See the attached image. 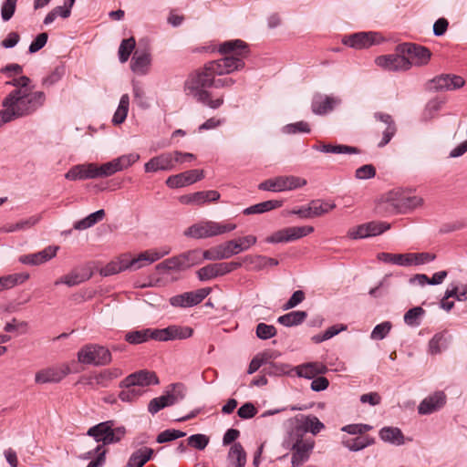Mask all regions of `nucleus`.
<instances>
[{"instance_id":"c756f323","label":"nucleus","mask_w":467,"mask_h":467,"mask_svg":"<svg viewBox=\"0 0 467 467\" xmlns=\"http://www.w3.org/2000/svg\"><path fill=\"white\" fill-rule=\"evenodd\" d=\"M296 374L306 379H315L317 375L325 374L327 368L321 362H308L296 368Z\"/></svg>"},{"instance_id":"37998d69","label":"nucleus","mask_w":467,"mask_h":467,"mask_svg":"<svg viewBox=\"0 0 467 467\" xmlns=\"http://www.w3.org/2000/svg\"><path fill=\"white\" fill-rule=\"evenodd\" d=\"M305 311H292L278 317L277 321L285 327L300 325L306 318Z\"/></svg>"},{"instance_id":"7ed1b4c3","label":"nucleus","mask_w":467,"mask_h":467,"mask_svg":"<svg viewBox=\"0 0 467 467\" xmlns=\"http://www.w3.org/2000/svg\"><path fill=\"white\" fill-rule=\"evenodd\" d=\"M46 101L43 91H34L33 87L24 90L13 89L3 100L2 106L6 109V116L13 119L32 115L40 109Z\"/></svg>"},{"instance_id":"9d476101","label":"nucleus","mask_w":467,"mask_h":467,"mask_svg":"<svg viewBox=\"0 0 467 467\" xmlns=\"http://www.w3.org/2000/svg\"><path fill=\"white\" fill-rule=\"evenodd\" d=\"M202 263L201 250L193 249L164 260L157 265L159 270L185 271Z\"/></svg>"},{"instance_id":"5701e85b","label":"nucleus","mask_w":467,"mask_h":467,"mask_svg":"<svg viewBox=\"0 0 467 467\" xmlns=\"http://www.w3.org/2000/svg\"><path fill=\"white\" fill-rule=\"evenodd\" d=\"M378 34L373 32H359L346 36L343 43L353 48H367L376 43Z\"/></svg>"},{"instance_id":"e433bc0d","label":"nucleus","mask_w":467,"mask_h":467,"mask_svg":"<svg viewBox=\"0 0 467 467\" xmlns=\"http://www.w3.org/2000/svg\"><path fill=\"white\" fill-rule=\"evenodd\" d=\"M283 204L282 201L278 200H269L265 201L254 205H252L250 207H247L244 210V214L250 215V214H257V213H263L265 212L272 211L274 209L281 207Z\"/></svg>"},{"instance_id":"473e14b6","label":"nucleus","mask_w":467,"mask_h":467,"mask_svg":"<svg viewBox=\"0 0 467 467\" xmlns=\"http://www.w3.org/2000/svg\"><path fill=\"white\" fill-rule=\"evenodd\" d=\"M336 103L332 97L317 95L312 101V111L317 115H324L331 111Z\"/></svg>"},{"instance_id":"6e6d98bb","label":"nucleus","mask_w":467,"mask_h":467,"mask_svg":"<svg viewBox=\"0 0 467 467\" xmlns=\"http://www.w3.org/2000/svg\"><path fill=\"white\" fill-rule=\"evenodd\" d=\"M196 194V205H202L208 202H216L220 199V193L217 191H202L197 192Z\"/></svg>"},{"instance_id":"c9c22d12","label":"nucleus","mask_w":467,"mask_h":467,"mask_svg":"<svg viewBox=\"0 0 467 467\" xmlns=\"http://www.w3.org/2000/svg\"><path fill=\"white\" fill-rule=\"evenodd\" d=\"M150 64V56L149 53L144 52L138 54V52H136L132 57L130 67L134 73L145 75L148 71Z\"/></svg>"},{"instance_id":"f3484780","label":"nucleus","mask_w":467,"mask_h":467,"mask_svg":"<svg viewBox=\"0 0 467 467\" xmlns=\"http://www.w3.org/2000/svg\"><path fill=\"white\" fill-rule=\"evenodd\" d=\"M375 63L389 71H406L410 68V59L399 52L379 56L376 57Z\"/></svg>"},{"instance_id":"49530a36","label":"nucleus","mask_w":467,"mask_h":467,"mask_svg":"<svg viewBox=\"0 0 467 467\" xmlns=\"http://www.w3.org/2000/svg\"><path fill=\"white\" fill-rule=\"evenodd\" d=\"M449 338L446 337L445 333H438L434 335V337L429 342V349L431 354L436 355L441 352L442 349L447 348Z\"/></svg>"},{"instance_id":"774afa93","label":"nucleus","mask_w":467,"mask_h":467,"mask_svg":"<svg viewBox=\"0 0 467 467\" xmlns=\"http://www.w3.org/2000/svg\"><path fill=\"white\" fill-rule=\"evenodd\" d=\"M376 175V169L372 164H365L358 168L355 171V177L358 180H368L374 178Z\"/></svg>"},{"instance_id":"79ce46f5","label":"nucleus","mask_w":467,"mask_h":467,"mask_svg":"<svg viewBox=\"0 0 467 467\" xmlns=\"http://www.w3.org/2000/svg\"><path fill=\"white\" fill-rule=\"evenodd\" d=\"M317 150L321 152L335 154H358L360 152L357 147L348 145L322 144L321 146L317 147Z\"/></svg>"},{"instance_id":"b1692460","label":"nucleus","mask_w":467,"mask_h":467,"mask_svg":"<svg viewBox=\"0 0 467 467\" xmlns=\"http://www.w3.org/2000/svg\"><path fill=\"white\" fill-rule=\"evenodd\" d=\"M121 375V369L117 368L104 369L95 376L89 378L87 381V385L94 389L99 387L106 388L113 379L120 377Z\"/></svg>"},{"instance_id":"864d4df0","label":"nucleus","mask_w":467,"mask_h":467,"mask_svg":"<svg viewBox=\"0 0 467 467\" xmlns=\"http://www.w3.org/2000/svg\"><path fill=\"white\" fill-rule=\"evenodd\" d=\"M28 275H12L0 277V291L14 287L18 283H22L28 278Z\"/></svg>"},{"instance_id":"c85d7f7f","label":"nucleus","mask_w":467,"mask_h":467,"mask_svg":"<svg viewBox=\"0 0 467 467\" xmlns=\"http://www.w3.org/2000/svg\"><path fill=\"white\" fill-rule=\"evenodd\" d=\"M169 253L170 249H165L161 252L156 250H147L140 253L137 257H134L132 264L135 265V269L138 270L158 261Z\"/></svg>"},{"instance_id":"20e7f679","label":"nucleus","mask_w":467,"mask_h":467,"mask_svg":"<svg viewBox=\"0 0 467 467\" xmlns=\"http://www.w3.org/2000/svg\"><path fill=\"white\" fill-rule=\"evenodd\" d=\"M423 199L410 195L408 192L396 189L381 197L377 211L381 214L406 213L408 211L421 206Z\"/></svg>"},{"instance_id":"f704fd0d","label":"nucleus","mask_w":467,"mask_h":467,"mask_svg":"<svg viewBox=\"0 0 467 467\" xmlns=\"http://www.w3.org/2000/svg\"><path fill=\"white\" fill-rule=\"evenodd\" d=\"M153 450L142 447L135 451L130 457L127 467H142L152 456Z\"/></svg>"},{"instance_id":"58836bf2","label":"nucleus","mask_w":467,"mask_h":467,"mask_svg":"<svg viewBox=\"0 0 467 467\" xmlns=\"http://www.w3.org/2000/svg\"><path fill=\"white\" fill-rule=\"evenodd\" d=\"M105 217V211L103 209L98 210L95 213H90L87 217L76 222L74 223V229L75 230H86L88 228L92 227L97 223L103 220Z\"/></svg>"},{"instance_id":"aec40b11","label":"nucleus","mask_w":467,"mask_h":467,"mask_svg":"<svg viewBox=\"0 0 467 467\" xmlns=\"http://www.w3.org/2000/svg\"><path fill=\"white\" fill-rule=\"evenodd\" d=\"M193 329L190 327L169 326L162 329H156L157 340L169 341L175 339H186L192 336Z\"/></svg>"},{"instance_id":"4d7b16f0","label":"nucleus","mask_w":467,"mask_h":467,"mask_svg":"<svg viewBox=\"0 0 467 467\" xmlns=\"http://www.w3.org/2000/svg\"><path fill=\"white\" fill-rule=\"evenodd\" d=\"M262 371L270 376H281L289 371V366L282 363L272 362L266 367H264Z\"/></svg>"},{"instance_id":"a19ab883","label":"nucleus","mask_w":467,"mask_h":467,"mask_svg":"<svg viewBox=\"0 0 467 467\" xmlns=\"http://www.w3.org/2000/svg\"><path fill=\"white\" fill-rule=\"evenodd\" d=\"M374 443V439L368 436H358L342 441L344 447L349 451H358Z\"/></svg>"},{"instance_id":"6ab92c4d","label":"nucleus","mask_w":467,"mask_h":467,"mask_svg":"<svg viewBox=\"0 0 467 467\" xmlns=\"http://www.w3.org/2000/svg\"><path fill=\"white\" fill-rule=\"evenodd\" d=\"M203 177V170H189L184 172L168 177V179L166 180V184L168 187L171 189L182 188L187 185H191L198 181H201Z\"/></svg>"},{"instance_id":"ddd939ff","label":"nucleus","mask_w":467,"mask_h":467,"mask_svg":"<svg viewBox=\"0 0 467 467\" xmlns=\"http://www.w3.org/2000/svg\"><path fill=\"white\" fill-rule=\"evenodd\" d=\"M464 85V78L459 75L441 74L428 81L427 89L432 92L453 91Z\"/></svg>"},{"instance_id":"de8ad7c7","label":"nucleus","mask_w":467,"mask_h":467,"mask_svg":"<svg viewBox=\"0 0 467 467\" xmlns=\"http://www.w3.org/2000/svg\"><path fill=\"white\" fill-rule=\"evenodd\" d=\"M336 207L335 203H329L321 200H314L308 204V210L311 211L312 216H321L327 213Z\"/></svg>"},{"instance_id":"ea45409f","label":"nucleus","mask_w":467,"mask_h":467,"mask_svg":"<svg viewBox=\"0 0 467 467\" xmlns=\"http://www.w3.org/2000/svg\"><path fill=\"white\" fill-rule=\"evenodd\" d=\"M281 192L293 191L306 185L307 182L306 179L295 176H279Z\"/></svg>"},{"instance_id":"2f4dec72","label":"nucleus","mask_w":467,"mask_h":467,"mask_svg":"<svg viewBox=\"0 0 467 467\" xmlns=\"http://www.w3.org/2000/svg\"><path fill=\"white\" fill-rule=\"evenodd\" d=\"M91 275L92 274L88 270H82L80 272L74 270L69 274L62 276L60 279H57L55 282V285H58L60 284H65L67 286H74L88 280Z\"/></svg>"},{"instance_id":"9b49d317","label":"nucleus","mask_w":467,"mask_h":467,"mask_svg":"<svg viewBox=\"0 0 467 467\" xmlns=\"http://www.w3.org/2000/svg\"><path fill=\"white\" fill-rule=\"evenodd\" d=\"M396 51L405 55L410 59V67L412 65L418 67L427 65L431 57L429 48L414 43L400 44L397 46Z\"/></svg>"},{"instance_id":"c03bdc74","label":"nucleus","mask_w":467,"mask_h":467,"mask_svg":"<svg viewBox=\"0 0 467 467\" xmlns=\"http://www.w3.org/2000/svg\"><path fill=\"white\" fill-rule=\"evenodd\" d=\"M130 105V97L128 94H124L121 96L119 107L114 113L112 118V122L115 125L121 124L127 118Z\"/></svg>"},{"instance_id":"423d86ee","label":"nucleus","mask_w":467,"mask_h":467,"mask_svg":"<svg viewBox=\"0 0 467 467\" xmlns=\"http://www.w3.org/2000/svg\"><path fill=\"white\" fill-rule=\"evenodd\" d=\"M237 225L229 221H201L192 224L184 232V235L194 239H205L223 235L235 230Z\"/></svg>"},{"instance_id":"dca6fc26","label":"nucleus","mask_w":467,"mask_h":467,"mask_svg":"<svg viewBox=\"0 0 467 467\" xmlns=\"http://www.w3.org/2000/svg\"><path fill=\"white\" fill-rule=\"evenodd\" d=\"M69 373L70 368L67 364L48 367L36 373L35 381L37 384L58 383Z\"/></svg>"},{"instance_id":"4c0bfd02","label":"nucleus","mask_w":467,"mask_h":467,"mask_svg":"<svg viewBox=\"0 0 467 467\" xmlns=\"http://www.w3.org/2000/svg\"><path fill=\"white\" fill-rule=\"evenodd\" d=\"M379 437L384 441L394 444H403L404 436L401 431L397 427H384L379 431Z\"/></svg>"},{"instance_id":"39448f33","label":"nucleus","mask_w":467,"mask_h":467,"mask_svg":"<svg viewBox=\"0 0 467 467\" xmlns=\"http://www.w3.org/2000/svg\"><path fill=\"white\" fill-rule=\"evenodd\" d=\"M139 154L130 153L122 155L101 165H98L96 163L84 164L87 180L111 176L117 171H120L129 168L137 161H139Z\"/></svg>"},{"instance_id":"09e8293b","label":"nucleus","mask_w":467,"mask_h":467,"mask_svg":"<svg viewBox=\"0 0 467 467\" xmlns=\"http://www.w3.org/2000/svg\"><path fill=\"white\" fill-rule=\"evenodd\" d=\"M123 389L119 393V398L123 402H134L136 401L143 393L144 389L136 387H119Z\"/></svg>"},{"instance_id":"f257e3e1","label":"nucleus","mask_w":467,"mask_h":467,"mask_svg":"<svg viewBox=\"0 0 467 467\" xmlns=\"http://www.w3.org/2000/svg\"><path fill=\"white\" fill-rule=\"evenodd\" d=\"M207 74H190L184 82V92L198 103L212 109H219L224 102L223 94H216L210 88H230L235 80L232 78H217Z\"/></svg>"},{"instance_id":"13d9d810","label":"nucleus","mask_w":467,"mask_h":467,"mask_svg":"<svg viewBox=\"0 0 467 467\" xmlns=\"http://www.w3.org/2000/svg\"><path fill=\"white\" fill-rule=\"evenodd\" d=\"M185 435H186L185 432L179 431V430H173V429L166 430V431L161 432L157 436L156 441L158 443H164V442L171 441L179 439V438H182Z\"/></svg>"},{"instance_id":"412c9836","label":"nucleus","mask_w":467,"mask_h":467,"mask_svg":"<svg viewBox=\"0 0 467 467\" xmlns=\"http://www.w3.org/2000/svg\"><path fill=\"white\" fill-rule=\"evenodd\" d=\"M446 403V395L443 391H436L425 398L418 406V412L421 415L431 414L441 409Z\"/></svg>"},{"instance_id":"f8f14e48","label":"nucleus","mask_w":467,"mask_h":467,"mask_svg":"<svg viewBox=\"0 0 467 467\" xmlns=\"http://www.w3.org/2000/svg\"><path fill=\"white\" fill-rule=\"evenodd\" d=\"M242 266L240 262H221L209 264L197 272V277L200 281L205 282L219 276H223Z\"/></svg>"},{"instance_id":"5fc2aeb1","label":"nucleus","mask_w":467,"mask_h":467,"mask_svg":"<svg viewBox=\"0 0 467 467\" xmlns=\"http://www.w3.org/2000/svg\"><path fill=\"white\" fill-rule=\"evenodd\" d=\"M255 333L257 337L265 340L269 339L276 335V328L273 325H267L265 323H259L256 326Z\"/></svg>"},{"instance_id":"6e6552de","label":"nucleus","mask_w":467,"mask_h":467,"mask_svg":"<svg viewBox=\"0 0 467 467\" xmlns=\"http://www.w3.org/2000/svg\"><path fill=\"white\" fill-rule=\"evenodd\" d=\"M286 444L292 451V467H300L309 459L315 446V441L311 438L304 439L301 436H293L291 431Z\"/></svg>"},{"instance_id":"1a4fd4ad","label":"nucleus","mask_w":467,"mask_h":467,"mask_svg":"<svg viewBox=\"0 0 467 467\" xmlns=\"http://www.w3.org/2000/svg\"><path fill=\"white\" fill-rule=\"evenodd\" d=\"M112 360L110 351L98 344H87L78 352V361L84 365L106 366Z\"/></svg>"},{"instance_id":"a18cd8bd","label":"nucleus","mask_w":467,"mask_h":467,"mask_svg":"<svg viewBox=\"0 0 467 467\" xmlns=\"http://www.w3.org/2000/svg\"><path fill=\"white\" fill-rule=\"evenodd\" d=\"M379 259L393 265L409 266L411 261L409 260L408 254H390V253H380L378 255Z\"/></svg>"},{"instance_id":"680f3d73","label":"nucleus","mask_w":467,"mask_h":467,"mask_svg":"<svg viewBox=\"0 0 467 467\" xmlns=\"http://www.w3.org/2000/svg\"><path fill=\"white\" fill-rule=\"evenodd\" d=\"M64 74L65 68L63 66L56 67L48 76L43 78L42 85L46 87H50L58 82Z\"/></svg>"},{"instance_id":"f03ea898","label":"nucleus","mask_w":467,"mask_h":467,"mask_svg":"<svg viewBox=\"0 0 467 467\" xmlns=\"http://www.w3.org/2000/svg\"><path fill=\"white\" fill-rule=\"evenodd\" d=\"M218 51L224 57L205 63L202 67L191 74H211L220 77L244 67V57L248 53V47L245 42L240 39L225 41L220 45Z\"/></svg>"},{"instance_id":"0e129e2a","label":"nucleus","mask_w":467,"mask_h":467,"mask_svg":"<svg viewBox=\"0 0 467 467\" xmlns=\"http://www.w3.org/2000/svg\"><path fill=\"white\" fill-rule=\"evenodd\" d=\"M209 443V438L204 434H193L188 438V445L197 449L204 450Z\"/></svg>"},{"instance_id":"8fccbe9b","label":"nucleus","mask_w":467,"mask_h":467,"mask_svg":"<svg viewBox=\"0 0 467 467\" xmlns=\"http://www.w3.org/2000/svg\"><path fill=\"white\" fill-rule=\"evenodd\" d=\"M136 41L134 37L123 39L119 47V58L121 63L128 61L131 52L135 48Z\"/></svg>"},{"instance_id":"69168bd1","label":"nucleus","mask_w":467,"mask_h":467,"mask_svg":"<svg viewBox=\"0 0 467 467\" xmlns=\"http://www.w3.org/2000/svg\"><path fill=\"white\" fill-rule=\"evenodd\" d=\"M257 238L254 235L249 234L239 239H235V245L237 246V254L241 252L248 250L251 246L256 244Z\"/></svg>"},{"instance_id":"338daca9","label":"nucleus","mask_w":467,"mask_h":467,"mask_svg":"<svg viewBox=\"0 0 467 467\" xmlns=\"http://www.w3.org/2000/svg\"><path fill=\"white\" fill-rule=\"evenodd\" d=\"M284 131L287 134H296L297 132L309 133L311 130L307 122L298 121L285 125L284 127Z\"/></svg>"},{"instance_id":"0eeeda50","label":"nucleus","mask_w":467,"mask_h":467,"mask_svg":"<svg viewBox=\"0 0 467 467\" xmlns=\"http://www.w3.org/2000/svg\"><path fill=\"white\" fill-rule=\"evenodd\" d=\"M114 425L113 420L100 422L90 427L87 431V435L93 437L97 442H102L101 445H103V447L105 445L117 443L124 438L126 429L123 426L115 428Z\"/></svg>"},{"instance_id":"4be33fe9","label":"nucleus","mask_w":467,"mask_h":467,"mask_svg":"<svg viewBox=\"0 0 467 467\" xmlns=\"http://www.w3.org/2000/svg\"><path fill=\"white\" fill-rule=\"evenodd\" d=\"M174 166V154L172 152H165L151 158L145 163L144 169L146 172H156L159 171H171Z\"/></svg>"},{"instance_id":"7c9ffc66","label":"nucleus","mask_w":467,"mask_h":467,"mask_svg":"<svg viewBox=\"0 0 467 467\" xmlns=\"http://www.w3.org/2000/svg\"><path fill=\"white\" fill-rule=\"evenodd\" d=\"M228 467H244L246 463V453L239 442H234L227 455Z\"/></svg>"},{"instance_id":"a878e982","label":"nucleus","mask_w":467,"mask_h":467,"mask_svg":"<svg viewBox=\"0 0 467 467\" xmlns=\"http://www.w3.org/2000/svg\"><path fill=\"white\" fill-rule=\"evenodd\" d=\"M58 247L48 246L40 252L21 255L19 262L25 265H38L56 256Z\"/></svg>"},{"instance_id":"e2e57ef3","label":"nucleus","mask_w":467,"mask_h":467,"mask_svg":"<svg viewBox=\"0 0 467 467\" xmlns=\"http://www.w3.org/2000/svg\"><path fill=\"white\" fill-rule=\"evenodd\" d=\"M435 259V254L430 253H409V260L411 261L410 265H423L429 262H431Z\"/></svg>"},{"instance_id":"a211bd4d","label":"nucleus","mask_w":467,"mask_h":467,"mask_svg":"<svg viewBox=\"0 0 467 467\" xmlns=\"http://www.w3.org/2000/svg\"><path fill=\"white\" fill-rule=\"evenodd\" d=\"M390 228V224L384 222H369L360 224L349 232L353 239L367 238L383 234Z\"/></svg>"},{"instance_id":"4468645a","label":"nucleus","mask_w":467,"mask_h":467,"mask_svg":"<svg viewBox=\"0 0 467 467\" xmlns=\"http://www.w3.org/2000/svg\"><path fill=\"white\" fill-rule=\"evenodd\" d=\"M212 288L203 287L196 291L184 292L170 298V304L174 307L187 308L199 305L211 293Z\"/></svg>"},{"instance_id":"bb28decb","label":"nucleus","mask_w":467,"mask_h":467,"mask_svg":"<svg viewBox=\"0 0 467 467\" xmlns=\"http://www.w3.org/2000/svg\"><path fill=\"white\" fill-rule=\"evenodd\" d=\"M374 118L375 119L386 124V128L383 130L382 139L378 144V146L381 148L386 146L394 137L397 132V126L393 118L389 114L376 112L374 114Z\"/></svg>"},{"instance_id":"052dcab7","label":"nucleus","mask_w":467,"mask_h":467,"mask_svg":"<svg viewBox=\"0 0 467 467\" xmlns=\"http://www.w3.org/2000/svg\"><path fill=\"white\" fill-rule=\"evenodd\" d=\"M391 327V323L389 321H385L377 325L373 328L370 337L374 340L383 339L389 333Z\"/></svg>"},{"instance_id":"393cba45","label":"nucleus","mask_w":467,"mask_h":467,"mask_svg":"<svg viewBox=\"0 0 467 467\" xmlns=\"http://www.w3.org/2000/svg\"><path fill=\"white\" fill-rule=\"evenodd\" d=\"M183 398L184 394L182 391L172 393L168 392L166 395L152 399L148 405V410L150 413L154 415L161 409L171 406Z\"/></svg>"},{"instance_id":"72a5a7b5","label":"nucleus","mask_w":467,"mask_h":467,"mask_svg":"<svg viewBox=\"0 0 467 467\" xmlns=\"http://www.w3.org/2000/svg\"><path fill=\"white\" fill-rule=\"evenodd\" d=\"M150 338L157 340L156 329H141L128 332L125 335V340L130 344H141Z\"/></svg>"},{"instance_id":"cd10ccee","label":"nucleus","mask_w":467,"mask_h":467,"mask_svg":"<svg viewBox=\"0 0 467 467\" xmlns=\"http://www.w3.org/2000/svg\"><path fill=\"white\" fill-rule=\"evenodd\" d=\"M325 428V425L316 416L306 417L304 422L300 426H296L291 431L293 436H301L310 431L313 435H317Z\"/></svg>"},{"instance_id":"bf43d9fd","label":"nucleus","mask_w":467,"mask_h":467,"mask_svg":"<svg viewBox=\"0 0 467 467\" xmlns=\"http://www.w3.org/2000/svg\"><path fill=\"white\" fill-rule=\"evenodd\" d=\"M31 79L24 75L20 76H14L10 80L5 82L6 86H12L15 88L14 89H21L24 90L27 88L32 87L31 86Z\"/></svg>"},{"instance_id":"2eb2a0df","label":"nucleus","mask_w":467,"mask_h":467,"mask_svg":"<svg viewBox=\"0 0 467 467\" xmlns=\"http://www.w3.org/2000/svg\"><path fill=\"white\" fill-rule=\"evenodd\" d=\"M157 384H159V379L154 372L141 369L127 376L119 382V387H136L143 389Z\"/></svg>"},{"instance_id":"603ef678","label":"nucleus","mask_w":467,"mask_h":467,"mask_svg":"<svg viewBox=\"0 0 467 467\" xmlns=\"http://www.w3.org/2000/svg\"><path fill=\"white\" fill-rule=\"evenodd\" d=\"M290 242L300 239L314 232V227L309 225L287 227Z\"/></svg>"},{"instance_id":"3c124183","label":"nucleus","mask_w":467,"mask_h":467,"mask_svg":"<svg viewBox=\"0 0 467 467\" xmlns=\"http://www.w3.org/2000/svg\"><path fill=\"white\" fill-rule=\"evenodd\" d=\"M425 314V310L421 306H415L409 309L404 315V322L411 327L420 325L418 319Z\"/></svg>"}]
</instances>
